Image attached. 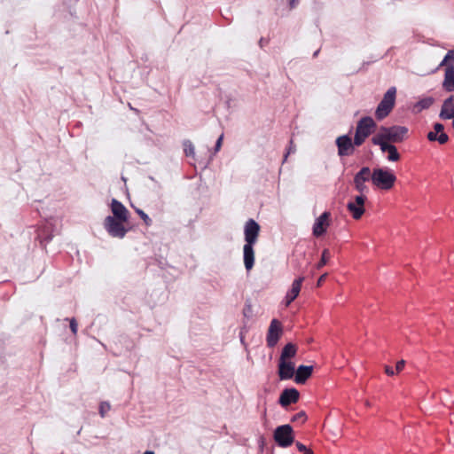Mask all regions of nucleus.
Here are the masks:
<instances>
[{"mask_svg":"<svg viewBox=\"0 0 454 454\" xmlns=\"http://www.w3.org/2000/svg\"><path fill=\"white\" fill-rule=\"evenodd\" d=\"M260 225L254 219H248L244 227L245 245L243 247V259L246 270H250L254 264V246L257 242Z\"/></svg>","mask_w":454,"mask_h":454,"instance_id":"nucleus-1","label":"nucleus"},{"mask_svg":"<svg viewBox=\"0 0 454 454\" xmlns=\"http://www.w3.org/2000/svg\"><path fill=\"white\" fill-rule=\"evenodd\" d=\"M408 133L409 129L405 126H381L377 134L372 137V142L381 141L382 143L398 144L407 138Z\"/></svg>","mask_w":454,"mask_h":454,"instance_id":"nucleus-2","label":"nucleus"},{"mask_svg":"<svg viewBox=\"0 0 454 454\" xmlns=\"http://www.w3.org/2000/svg\"><path fill=\"white\" fill-rule=\"evenodd\" d=\"M396 99V88L390 87L383 95L382 99L379 103L375 110V118L381 121L387 117L395 107Z\"/></svg>","mask_w":454,"mask_h":454,"instance_id":"nucleus-3","label":"nucleus"},{"mask_svg":"<svg viewBox=\"0 0 454 454\" xmlns=\"http://www.w3.org/2000/svg\"><path fill=\"white\" fill-rule=\"evenodd\" d=\"M375 127L376 123L372 117L365 116L361 118L356 124L354 137V144L356 146L362 145L365 139L372 133Z\"/></svg>","mask_w":454,"mask_h":454,"instance_id":"nucleus-4","label":"nucleus"},{"mask_svg":"<svg viewBox=\"0 0 454 454\" xmlns=\"http://www.w3.org/2000/svg\"><path fill=\"white\" fill-rule=\"evenodd\" d=\"M395 180V176L390 170L381 168L372 170V184L380 189L390 190Z\"/></svg>","mask_w":454,"mask_h":454,"instance_id":"nucleus-5","label":"nucleus"},{"mask_svg":"<svg viewBox=\"0 0 454 454\" xmlns=\"http://www.w3.org/2000/svg\"><path fill=\"white\" fill-rule=\"evenodd\" d=\"M273 438L281 448L291 446L294 442L293 427L288 424L277 427L274 430Z\"/></svg>","mask_w":454,"mask_h":454,"instance_id":"nucleus-6","label":"nucleus"},{"mask_svg":"<svg viewBox=\"0 0 454 454\" xmlns=\"http://www.w3.org/2000/svg\"><path fill=\"white\" fill-rule=\"evenodd\" d=\"M126 222L109 215L104 221V227L110 236L121 239L127 232V229L124 227Z\"/></svg>","mask_w":454,"mask_h":454,"instance_id":"nucleus-7","label":"nucleus"},{"mask_svg":"<svg viewBox=\"0 0 454 454\" xmlns=\"http://www.w3.org/2000/svg\"><path fill=\"white\" fill-rule=\"evenodd\" d=\"M335 143L338 147L339 156L344 157L353 154L356 145L348 135L338 137Z\"/></svg>","mask_w":454,"mask_h":454,"instance_id":"nucleus-8","label":"nucleus"},{"mask_svg":"<svg viewBox=\"0 0 454 454\" xmlns=\"http://www.w3.org/2000/svg\"><path fill=\"white\" fill-rule=\"evenodd\" d=\"M281 323L276 318L272 319L266 336L267 346L269 348L275 347L281 336Z\"/></svg>","mask_w":454,"mask_h":454,"instance_id":"nucleus-9","label":"nucleus"},{"mask_svg":"<svg viewBox=\"0 0 454 454\" xmlns=\"http://www.w3.org/2000/svg\"><path fill=\"white\" fill-rule=\"evenodd\" d=\"M365 200L366 197L364 195H356L354 200L348 203L347 208L354 219L358 220L364 215Z\"/></svg>","mask_w":454,"mask_h":454,"instance_id":"nucleus-10","label":"nucleus"},{"mask_svg":"<svg viewBox=\"0 0 454 454\" xmlns=\"http://www.w3.org/2000/svg\"><path fill=\"white\" fill-rule=\"evenodd\" d=\"M331 213L324 212L317 217L312 228V233L315 237H320L326 232L327 227L330 225Z\"/></svg>","mask_w":454,"mask_h":454,"instance_id":"nucleus-11","label":"nucleus"},{"mask_svg":"<svg viewBox=\"0 0 454 454\" xmlns=\"http://www.w3.org/2000/svg\"><path fill=\"white\" fill-rule=\"evenodd\" d=\"M304 277H299L294 279L292 283V286L290 290L286 293V297L284 299V303L286 307H288L299 295L301 288V284L304 281Z\"/></svg>","mask_w":454,"mask_h":454,"instance_id":"nucleus-12","label":"nucleus"},{"mask_svg":"<svg viewBox=\"0 0 454 454\" xmlns=\"http://www.w3.org/2000/svg\"><path fill=\"white\" fill-rule=\"evenodd\" d=\"M295 374L294 363L291 361L279 360L278 377L281 380H290Z\"/></svg>","mask_w":454,"mask_h":454,"instance_id":"nucleus-13","label":"nucleus"},{"mask_svg":"<svg viewBox=\"0 0 454 454\" xmlns=\"http://www.w3.org/2000/svg\"><path fill=\"white\" fill-rule=\"evenodd\" d=\"M299 396L300 393L296 388H286L282 391L278 403L281 406L286 407L292 403H297Z\"/></svg>","mask_w":454,"mask_h":454,"instance_id":"nucleus-14","label":"nucleus"},{"mask_svg":"<svg viewBox=\"0 0 454 454\" xmlns=\"http://www.w3.org/2000/svg\"><path fill=\"white\" fill-rule=\"evenodd\" d=\"M375 145H379L383 153H387V160L389 161H397L400 160V154L396 147L393 144L382 143L381 141L372 142Z\"/></svg>","mask_w":454,"mask_h":454,"instance_id":"nucleus-15","label":"nucleus"},{"mask_svg":"<svg viewBox=\"0 0 454 454\" xmlns=\"http://www.w3.org/2000/svg\"><path fill=\"white\" fill-rule=\"evenodd\" d=\"M111 211L113 213V216L114 218L128 221L129 219V211L128 209L117 200L113 199L111 201Z\"/></svg>","mask_w":454,"mask_h":454,"instance_id":"nucleus-16","label":"nucleus"},{"mask_svg":"<svg viewBox=\"0 0 454 454\" xmlns=\"http://www.w3.org/2000/svg\"><path fill=\"white\" fill-rule=\"evenodd\" d=\"M439 117L442 120L454 119V96H450L443 101Z\"/></svg>","mask_w":454,"mask_h":454,"instance_id":"nucleus-17","label":"nucleus"},{"mask_svg":"<svg viewBox=\"0 0 454 454\" xmlns=\"http://www.w3.org/2000/svg\"><path fill=\"white\" fill-rule=\"evenodd\" d=\"M313 367L311 365H300L295 370L294 381L297 384H304L307 380L311 376Z\"/></svg>","mask_w":454,"mask_h":454,"instance_id":"nucleus-18","label":"nucleus"},{"mask_svg":"<svg viewBox=\"0 0 454 454\" xmlns=\"http://www.w3.org/2000/svg\"><path fill=\"white\" fill-rule=\"evenodd\" d=\"M442 88L447 92L454 91V66L450 65L445 68Z\"/></svg>","mask_w":454,"mask_h":454,"instance_id":"nucleus-19","label":"nucleus"},{"mask_svg":"<svg viewBox=\"0 0 454 454\" xmlns=\"http://www.w3.org/2000/svg\"><path fill=\"white\" fill-rule=\"evenodd\" d=\"M296 352V346L293 343H287L282 349L279 360L289 361L288 359L295 356Z\"/></svg>","mask_w":454,"mask_h":454,"instance_id":"nucleus-20","label":"nucleus"},{"mask_svg":"<svg viewBox=\"0 0 454 454\" xmlns=\"http://www.w3.org/2000/svg\"><path fill=\"white\" fill-rule=\"evenodd\" d=\"M355 180L361 182H368L371 180L372 182V171L369 167H363L354 176Z\"/></svg>","mask_w":454,"mask_h":454,"instance_id":"nucleus-21","label":"nucleus"},{"mask_svg":"<svg viewBox=\"0 0 454 454\" xmlns=\"http://www.w3.org/2000/svg\"><path fill=\"white\" fill-rule=\"evenodd\" d=\"M434 103V98L432 97H427L420 99L417 102L415 105V107L418 109V111H422L424 109L429 108Z\"/></svg>","mask_w":454,"mask_h":454,"instance_id":"nucleus-22","label":"nucleus"},{"mask_svg":"<svg viewBox=\"0 0 454 454\" xmlns=\"http://www.w3.org/2000/svg\"><path fill=\"white\" fill-rule=\"evenodd\" d=\"M353 182L356 191L360 193L359 195H364V193L369 191V188L364 182L357 181L355 179Z\"/></svg>","mask_w":454,"mask_h":454,"instance_id":"nucleus-23","label":"nucleus"},{"mask_svg":"<svg viewBox=\"0 0 454 454\" xmlns=\"http://www.w3.org/2000/svg\"><path fill=\"white\" fill-rule=\"evenodd\" d=\"M184 150L186 156L193 157L195 154V148L192 143L190 140H185L184 142Z\"/></svg>","mask_w":454,"mask_h":454,"instance_id":"nucleus-24","label":"nucleus"},{"mask_svg":"<svg viewBox=\"0 0 454 454\" xmlns=\"http://www.w3.org/2000/svg\"><path fill=\"white\" fill-rule=\"evenodd\" d=\"M330 256V251L328 249H324L322 252L321 259L317 264V268L321 269L323 266H325L327 263Z\"/></svg>","mask_w":454,"mask_h":454,"instance_id":"nucleus-25","label":"nucleus"},{"mask_svg":"<svg viewBox=\"0 0 454 454\" xmlns=\"http://www.w3.org/2000/svg\"><path fill=\"white\" fill-rule=\"evenodd\" d=\"M111 410V405L107 402H102L99 405V414L102 418L106 417L107 412Z\"/></svg>","mask_w":454,"mask_h":454,"instance_id":"nucleus-26","label":"nucleus"},{"mask_svg":"<svg viewBox=\"0 0 454 454\" xmlns=\"http://www.w3.org/2000/svg\"><path fill=\"white\" fill-rule=\"evenodd\" d=\"M450 65H452L450 50L448 51V52L446 53L445 57L443 58V59L439 64V67H444V66L446 67H448Z\"/></svg>","mask_w":454,"mask_h":454,"instance_id":"nucleus-27","label":"nucleus"},{"mask_svg":"<svg viewBox=\"0 0 454 454\" xmlns=\"http://www.w3.org/2000/svg\"><path fill=\"white\" fill-rule=\"evenodd\" d=\"M306 419H307L306 413L304 411H300V412L296 413L295 415H294L291 420L293 422L301 421L303 423L306 421Z\"/></svg>","mask_w":454,"mask_h":454,"instance_id":"nucleus-28","label":"nucleus"},{"mask_svg":"<svg viewBox=\"0 0 454 454\" xmlns=\"http://www.w3.org/2000/svg\"><path fill=\"white\" fill-rule=\"evenodd\" d=\"M436 141L440 145H444V144H446L449 141V136L446 133H444V132L439 133L437 135V140Z\"/></svg>","mask_w":454,"mask_h":454,"instance_id":"nucleus-29","label":"nucleus"},{"mask_svg":"<svg viewBox=\"0 0 454 454\" xmlns=\"http://www.w3.org/2000/svg\"><path fill=\"white\" fill-rule=\"evenodd\" d=\"M70 329L74 334L77 333L78 325L74 318L70 319Z\"/></svg>","mask_w":454,"mask_h":454,"instance_id":"nucleus-30","label":"nucleus"},{"mask_svg":"<svg viewBox=\"0 0 454 454\" xmlns=\"http://www.w3.org/2000/svg\"><path fill=\"white\" fill-rule=\"evenodd\" d=\"M252 306L250 304H246L243 309V314L246 317H250L252 314Z\"/></svg>","mask_w":454,"mask_h":454,"instance_id":"nucleus-31","label":"nucleus"},{"mask_svg":"<svg viewBox=\"0 0 454 454\" xmlns=\"http://www.w3.org/2000/svg\"><path fill=\"white\" fill-rule=\"evenodd\" d=\"M434 131L436 132L437 134L439 133H442L443 132V129H444V126L440 123V122H436L434 124Z\"/></svg>","mask_w":454,"mask_h":454,"instance_id":"nucleus-32","label":"nucleus"},{"mask_svg":"<svg viewBox=\"0 0 454 454\" xmlns=\"http://www.w3.org/2000/svg\"><path fill=\"white\" fill-rule=\"evenodd\" d=\"M223 139V134H222L218 139L216 140L215 145V152H218L221 149L222 143Z\"/></svg>","mask_w":454,"mask_h":454,"instance_id":"nucleus-33","label":"nucleus"},{"mask_svg":"<svg viewBox=\"0 0 454 454\" xmlns=\"http://www.w3.org/2000/svg\"><path fill=\"white\" fill-rule=\"evenodd\" d=\"M437 133L434 131H429L427 135V137L429 141L434 142L437 140Z\"/></svg>","mask_w":454,"mask_h":454,"instance_id":"nucleus-34","label":"nucleus"},{"mask_svg":"<svg viewBox=\"0 0 454 454\" xmlns=\"http://www.w3.org/2000/svg\"><path fill=\"white\" fill-rule=\"evenodd\" d=\"M404 365H405V361L404 360L398 361L396 363V365H395L396 372H400L404 368Z\"/></svg>","mask_w":454,"mask_h":454,"instance_id":"nucleus-35","label":"nucleus"},{"mask_svg":"<svg viewBox=\"0 0 454 454\" xmlns=\"http://www.w3.org/2000/svg\"><path fill=\"white\" fill-rule=\"evenodd\" d=\"M294 152H295V147L293 145V141L291 140V141H290V146H289V148H288V151H287L286 154V155H285V157H284V161H286V159H287V157H288V155H289L290 153H294Z\"/></svg>","mask_w":454,"mask_h":454,"instance_id":"nucleus-36","label":"nucleus"},{"mask_svg":"<svg viewBox=\"0 0 454 454\" xmlns=\"http://www.w3.org/2000/svg\"><path fill=\"white\" fill-rule=\"evenodd\" d=\"M295 446L300 452H304L308 449L303 443L300 442H296Z\"/></svg>","mask_w":454,"mask_h":454,"instance_id":"nucleus-37","label":"nucleus"},{"mask_svg":"<svg viewBox=\"0 0 454 454\" xmlns=\"http://www.w3.org/2000/svg\"><path fill=\"white\" fill-rule=\"evenodd\" d=\"M385 372L389 376H393L395 374L393 368L388 365L385 366Z\"/></svg>","mask_w":454,"mask_h":454,"instance_id":"nucleus-38","label":"nucleus"},{"mask_svg":"<svg viewBox=\"0 0 454 454\" xmlns=\"http://www.w3.org/2000/svg\"><path fill=\"white\" fill-rule=\"evenodd\" d=\"M325 278H326V273L320 276V278L317 280V286H320L322 285V283L325 281Z\"/></svg>","mask_w":454,"mask_h":454,"instance_id":"nucleus-39","label":"nucleus"},{"mask_svg":"<svg viewBox=\"0 0 454 454\" xmlns=\"http://www.w3.org/2000/svg\"><path fill=\"white\" fill-rule=\"evenodd\" d=\"M151 219L149 218V216L145 213H144V223L149 225Z\"/></svg>","mask_w":454,"mask_h":454,"instance_id":"nucleus-40","label":"nucleus"},{"mask_svg":"<svg viewBox=\"0 0 454 454\" xmlns=\"http://www.w3.org/2000/svg\"><path fill=\"white\" fill-rule=\"evenodd\" d=\"M299 0H289V4L291 8H294L298 4Z\"/></svg>","mask_w":454,"mask_h":454,"instance_id":"nucleus-41","label":"nucleus"},{"mask_svg":"<svg viewBox=\"0 0 454 454\" xmlns=\"http://www.w3.org/2000/svg\"><path fill=\"white\" fill-rule=\"evenodd\" d=\"M264 446V438L261 437L260 439V448L262 450Z\"/></svg>","mask_w":454,"mask_h":454,"instance_id":"nucleus-42","label":"nucleus"},{"mask_svg":"<svg viewBox=\"0 0 454 454\" xmlns=\"http://www.w3.org/2000/svg\"><path fill=\"white\" fill-rule=\"evenodd\" d=\"M303 454H314V452L310 449H307V450H305Z\"/></svg>","mask_w":454,"mask_h":454,"instance_id":"nucleus-43","label":"nucleus"},{"mask_svg":"<svg viewBox=\"0 0 454 454\" xmlns=\"http://www.w3.org/2000/svg\"><path fill=\"white\" fill-rule=\"evenodd\" d=\"M136 211H137V213L140 216H142V209H140V208H136Z\"/></svg>","mask_w":454,"mask_h":454,"instance_id":"nucleus-44","label":"nucleus"},{"mask_svg":"<svg viewBox=\"0 0 454 454\" xmlns=\"http://www.w3.org/2000/svg\"><path fill=\"white\" fill-rule=\"evenodd\" d=\"M263 42H264L263 38H261L260 41H259V44H260L261 47L263 46Z\"/></svg>","mask_w":454,"mask_h":454,"instance_id":"nucleus-45","label":"nucleus"},{"mask_svg":"<svg viewBox=\"0 0 454 454\" xmlns=\"http://www.w3.org/2000/svg\"><path fill=\"white\" fill-rule=\"evenodd\" d=\"M144 454H154V452L151 450H146L144 452Z\"/></svg>","mask_w":454,"mask_h":454,"instance_id":"nucleus-46","label":"nucleus"},{"mask_svg":"<svg viewBox=\"0 0 454 454\" xmlns=\"http://www.w3.org/2000/svg\"><path fill=\"white\" fill-rule=\"evenodd\" d=\"M318 52H319V51H318V50H317V51H316L314 52V54H313V57H314V58H315V57H317V54H318Z\"/></svg>","mask_w":454,"mask_h":454,"instance_id":"nucleus-47","label":"nucleus"},{"mask_svg":"<svg viewBox=\"0 0 454 454\" xmlns=\"http://www.w3.org/2000/svg\"><path fill=\"white\" fill-rule=\"evenodd\" d=\"M243 338H244V337H243V335H242V334H240V340H241V341H243Z\"/></svg>","mask_w":454,"mask_h":454,"instance_id":"nucleus-48","label":"nucleus"},{"mask_svg":"<svg viewBox=\"0 0 454 454\" xmlns=\"http://www.w3.org/2000/svg\"><path fill=\"white\" fill-rule=\"evenodd\" d=\"M452 126H453V128H454V121H452Z\"/></svg>","mask_w":454,"mask_h":454,"instance_id":"nucleus-49","label":"nucleus"}]
</instances>
